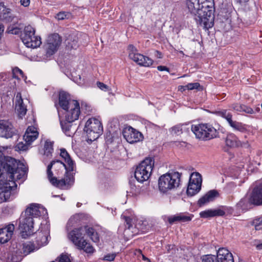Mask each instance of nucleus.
<instances>
[{"instance_id":"nucleus-8","label":"nucleus","mask_w":262,"mask_h":262,"mask_svg":"<svg viewBox=\"0 0 262 262\" xmlns=\"http://www.w3.org/2000/svg\"><path fill=\"white\" fill-rule=\"evenodd\" d=\"M154 160L152 158H147L137 166L135 171V178L138 182L143 183L147 180L152 171Z\"/></svg>"},{"instance_id":"nucleus-1","label":"nucleus","mask_w":262,"mask_h":262,"mask_svg":"<svg viewBox=\"0 0 262 262\" xmlns=\"http://www.w3.org/2000/svg\"><path fill=\"white\" fill-rule=\"evenodd\" d=\"M60 156L66 164L60 160H53L47 169L48 178L54 186L61 189H68L74 183L75 164L64 148L60 149Z\"/></svg>"},{"instance_id":"nucleus-32","label":"nucleus","mask_w":262,"mask_h":262,"mask_svg":"<svg viewBox=\"0 0 262 262\" xmlns=\"http://www.w3.org/2000/svg\"><path fill=\"white\" fill-rule=\"evenodd\" d=\"M73 122H68L65 120H60V124L63 132L67 136L71 137L74 134L75 130L73 128Z\"/></svg>"},{"instance_id":"nucleus-56","label":"nucleus","mask_w":262,"mask_h":262,"mask_svg":"<svg viewBox=\"0 0 262 262\" xmlns=\"http://www.w3.org/2000/svg\"><path fill=\"white\" fill-rule=\"evenodd\" d=\"M157 69L160 71H166L169 72V69L165 66H159L157 67Z\"/></svg>"},{"instance_id":"nucleus-13","label":"nucleus","mask_w":262,"mask_h":262,"mask_svg":"<svg viewBox=\"0 0 262 262\" xmlns=\"http://www.w3.org/2000/svg\"><path fill=\"white\" fill-rule=\"evenodd\" d=\"M34 221L32 216L24 214L19 219V227L22 233V236H29L34 232Z\"/></svg>"},{"instance_id":"nucleus-27","label":"nucleus","mask_w":262,"mask_h":262,"mask_svg":"<svg viewBox=\"0 0 262 262\" xmlns=\"http://www.w3.org/2000/svg\"><path fill=\"white\" fill-rule=\"evenodd\" d=\"M14 15L12 13L11 10L5 6L4 4L0 3V19L7 22L12 21Z\"/></svg>"},{"instance_id":"nucleus-2","label":"nucleus","mask_w":262,"mask_h":262,"mask_svg":"<svg viewBox=\"0 0 262 262\" xmlns=\"http://www.w3.org/2000/svg\"><path fill=\"white\" fill-rule=\"evenodd\" d=\"M5 173L10 182L6 184L4 190L0 193V198L3 201H9L14 198L16 193L17 184L15 181L22 179L26 173L24 165L10 157H5L0 150V178Z\"/></svg>"},{"instance_id":"nucleus-10","label":"nucleus","mask_w":262,"mask_h":262,"mask_svg":"<svg viewBox=\"0 0 262 262\" xmlns=\"http://www.w3.org/2000/svg\"><path fill=\"white\" fill-rule=\"evenodd\" d=\"M35 29L31 26L25 27L21 39L28 48H36L41 43V38L35 35Z\"/></svg>"},{"instance_id":"nucleus-31","label":"nucleus","mask_w":262,"mask_h":262,"mask_svg":"<svg viewBox=\"0 0 262 262\" xmlns=\"http://www.w3.org/2000/svg\"><path fill=\"white\" fill-rule=\"evenodd\" d=\"M230 107L233 111L237 113L245 112L247 114H252L254 112L252 108L239 103H233Z\"/></svg>"},{"instance_id":"nucleus-29","label":"nucleus","mask_w":262,"mask_h":262,"mask_svg":"<svg viewBox=\"0 0 262 262\" xmlns=\"http://www.w3.org/2000/svg\"><path fill=\"white\" fill-rule=\"evenodd\" d=\"M225 214L224 210L221 208L216 209H208L200 213V215L203 218H209L214 216H222Z\"/></svg>"},{"instance_id":"nucleus-61","label":"nucleus","mask_w":262,"mask_h":262,"mask_svg":"<svg viewBox=\"0 0 262 262\" xmlns=\"http://www.w3.org/2000/svg\"><path fill=\"white\" fill-rule=\"evenodd\" d=\"M180 53H182V54H183V51H180Z\"/></svg>"},{"instance_id":"nucleus-3","label":"nucleus","mask_w":262,"mask_h":262,"mask_svg":"<svg viewBox=\"0 0 262 262\" xmlns=\"http://www.w3.org/2000/svg\"><path fill=\"white\" fill-rule=\"evenodd\" d=\"M186 6L196 21L206 29L211 28L214 23V9L212 3L206 0H187Z\"/></svg>"},{"instance_id":"nucleus-47","label":"nucleus","mask_w":262,"mask_h":262,"mask_svg":"<svg viewBox=\"0 0 262 262\" xmlns=\"http://www.w3.org/2000/svg\"><path fill=\"white\" fill-rule=\"evenodd\" d=\"M29 144H27L26 143L24 144L23 142H20L17 144L15 146L16 150H26L28 149V146Z\"/></svg>"},{"instance_id":"nucleus-38","label":"nucleus","mask_w":262,"mask_h":262,"mask_svg":"<svg viewBox=\"0 0 262 262\" xmlns=\"http://www.w3.org/2000/svg\"><path fill=\"white\" fill-rule=\"evenodd\" d=\"M215 113L217 116L225 119L228 122V124L232 120V114L227 110H223L222 111H217Z\"/></svg>"},{"instance_id":"nucleus-60","label":"nucleus","mask_w":262,"mask_h":262,"mask_svg":"<svg viewBox=\"0 0 262 262\" xmlns=\"http://www.w3.org/2000/svg\"><path fill=\"white\" fill-rule=\"evenodd\" d=\"M81 204L80 203H78L77 204V205H76V206H77V207H80V206H81Z\"/></svg>"},{"instance_id":"nucleus-21","label":"nucleus","mask_w":262,"mask_h":262,"mask_svg":"<svg viewBox=\"0 0 262 262\" xmlns=\"http://www.w3.org/2000/svg\"><path fill=\"white\" fill-rule=\"evenodd\" d=\"M14 228V226L12 224H8L0 228L1 244H5L11 239Z\"/></svg>"},{"instance_id":"nucleus-11","label":"nucleus","mask_w":262,"mask_h":262,"mask_svg":"<svg viewBox=\"0 0 262 262\" xmlns=\"http://www.w3.org/2000/svg\"><path fill=\"white\" fill-rule=\"evenodd\" d=\"M202 182V177L199 173H191L186 191L187 195L192 196L197 194L201 189Z\"/></svg>"},{"instance_id":"nucleus-41","label":"nucleus","mask_w":262,"mask_h":262,"mask_svg":"<svg viewBox=\"0 0 262 262\" xmlns=\"http://www.w3.org/2000/svg\"><path fill=\"white\" fill-rule=\"evenodd\" d=\"M76 36L73 37L72 36H69L66 41L67 44V46L71 49H76L78 46V41Z\"/></svg>"},{"instance_id":"nucleus-5","label":"nucleus","mask_w":262,"mask_h":262,"mask_svg":"<svg viewBox=\"0 0 262 262\" xmlns=\"http://www.w3.org/2000/svg\"><path fill=\"white\" fill-rule=\"evenodd\" d=\"M191 130L195 137L202 141H208L219 136V132L209 123L192 125Z\"/></svg>"},{"instance_id":"nucleus-35","label":"nucleus","mask_w":262,"mask_h":262,"mask_svg":"<svg viewBox=\"0 0 262 262\" xmlns=\"http://www.w3.org/2000/svg\"><path fill=\"white\" fill-rule=\"evenodd\" d=\"M23 258V256L16 250L14 252L8 253L6 260V262H20Z\"/></svg>"},{"instance_id":"nucleus-52","label":"nucleus","mask_w":262,"mask_h":262,"mask_svg":"<svg viewBox=\"0 0 262 262\" xmlns=\"http://www.w3.org/2000/svg\"><path fill=\"white\" fill-rule=\"evenodd\" d=\"M8 32L12 34H18L20 32V30L17 28H9Z\"/></svg>"},{"instance_id":"nucleus-49","label":"nucleus","mask_w":262,"mask_h":262,"mask_svg":"<svg viewBox=\"0 0 262 262\" xmlns=\"http://www.w3.org/2000/svg\"><path fill=\"white\" fill-rule=\"evenodd\" d=\"M256 230H259L262 228V216L256 219L254 221Z\"/></svg>"},{"instance_id":"nucleus-17","label":"nucleus","mask_w":262,"mask_h":262,"mask_svg":"<svg viewBox=\"0 0 262 262\" xmlns=\"http://www.w3.org/2000/svg\"><path fill=\"white\" fill-rule=\"evenodd\" d=\"M16 129L8 120H0V137L11 138L16 134Z\"/></svg>"},{"instance_id":"nucleus-53","label":"nucleus","mask_w":262,"mask_h":262,"mask_svg":"<svg viewBox=\"0 0 262 262\" xmlns=\"http://www.w3.org/2000/svg\"><path fill=\"white\" fill-rule=\"evenodd\" d=\"M97 84L98 87L100 89H101V90H103L104 91H106L108 89L107 85H106V84H104L102 82H98L97 83Z\"/></svg>"},{"instance_id":"nucleus-16","label":"nucleus","mask_w":262,"mask_h":262,"mask_svg":"<svg viewBox=\"0 0 262 262\" xmlns=\"http://www.w3.org/2000/svg\"><path fill=\"white\" fill-rule=\"evenodd\" d=\"M49 226L47 224H41V227L37 233L36 242L37 244L38 249L41 246L46 245L48 243L50 237Z\"/></svg>"},{"instance_id":"nucleus-24","label":"nucleus","mask_w":262,"mask_h":262,"mask_svg":"<svg viewBox=\"0 0 262 262\" xmlns=\"http://www.w3.org/2000/svg\"><path fill=\"white\" fill-rule=\"evenodd\" d=\"M15 111L20 118L24 116L27 113V106L24 103L20 93H17L15 96Z\"/></svg>"},{"instance_id":"nucleus-14","label":"nucleus","mask_w":262,"mask_h":262,"mask_svg":"<svg viewBox=\"0 0 262 262\" xmlns=\"http://www.w3.org/2000/svg\"><path fill=\"white\" fill-rule=\"evenodd\" d=\"M61 42V38L58 34L54 33L49 36L47 44L45 45L48 57L53 55L57 51Z\"/></svg>"},{"instance_id":"nucleus-46","label":"nucleus","mask_w":262,"mask_h":262,"mask_svg":"<svg viewBox=\"0 0 262 262\" xmlns=\"http://www.w3.org/2000/svg\"><path fill=\"white\" fill-rule=\"evenodd\" d=\"M52 262H71L68 255L62 254L56 259L55 261Z\"/></svg>"},{"instance_id":"nucleus-33","label":"nucleus","mask_w":262,"mask_h":262,"mask_svg":"<svg viewBox=\"0 0 262 262\" xmlns=\"http://www.w3.org/2000/svg\"><path fill=\"white\" fill-rule=\"evenodd\" d=\"M129 190L127 191V195L129 196L137 195L140 193L141 187L135 183L134 178H132L129 180Z\"/></svg>"},{"instance_id":"nucleus-59","label":"nucleus","mask_w":262,"mask_h":262,"mask_svg":"<svg viewBox=\"0 0 262 262\" xmlns=\"http://www.w3.org/2000/svg\"><path fill=\"white\" fill-rule=\"evenodd\" d=\"M237 2L241 4H245L249 1V0H236Z\"/></svg>"},{"instance_id":"nucleus-34","label":"nucleus","mask_w":262,"mask_h":262,"mask_svg":"<svg viewBox=\"0 0 262 262\" xmlns=\"http://www.w3.org/2000/svg\"><path fill=\"white\" fill-rule=\"evenodd\" d=\"M226 144L228 146L234 147L241 145L239 140L237 137L232 133L228 134L226 139Z\"/></svg>"},{"instance_id":"nucleus-51","label":"nucleus","mask_w":262,"mask_h":262,"mask_svg":"<svg viewBox=\"0 0 262 262\" xmlns=\"http://www.w3.org/2000/svg\"><path fill=\"white\" fill-rule=\"evenodd\" d=\"M116 256V254L115 253L108 254L104 257V260L112 261L115 259Z\"/></svg>"},{"instance_id":"nucleus-4","label":"nucleus","mask_w":262,"mask_h":262,"mask_svg":"<svg viewBox=\"0 0 262 262\" xmlns=\"http://www.w3.org/2000/svg\"><path fill=\"white\" fill-rule=\"evenodd\" d=\"M90 237L93 242L97 243L99 241V235L96 230L92 227L84 226L76 228L68 233V238L77 247H81L83 239V232Z\"/></svg>"},{"instance_id":"nucleus-40","label":"nucleus","mask_w":262,"mask_h":262,"mask_svg":"<svg viewBox=\"0 0 262 262\" xmlns=\"http://www.w3.org/2000/svg\"><path fill=\"white\" fill-rule=\"evenodd\" d=\"M82 246L81 247H77L79 249L83 250L86 253H92L94 252L95 249L90 243L84 239L82 242Z\"/></svg>"},{"instance_id":"nucleus-20","label":"nucleus","mask_w":262,"mask_h":262,"mask_svg":"<svg viewBox=\"0 0 262 262\" xmlns=\"http://www.w3.org/2000/svg\"><path fill=\"white\" fill-rule=\"evenodd\" d=\"M86 221L85 214L83 213L75 214L69 220L67 228L68 230H69L71 228L75 229L80 227H84V226H83V224L85 223Z\"/></svg>"},{"instance_id":"nucleus-45","label":"nucleus","mask_w":262,"mask_h":262,"mask_svg":"<svg viewBox=\"0 0 262 262\" xmlns=\"http://www.w3.org/2000/svg\"><path fill=\"white\" fill-rule=\"evenodd\" d=\"M170 129L171 133L173 134L179 135L182 133V126L180 124L172 127Z\"/></svg>"},{"instance_id":"nucleus-30","label":"nucleus","mask_w":262,"mask_h":262,"mask_svg":"<svg viewBox=\"0 0 262 262\" xmlns=\"http://www.w3.org/2000/svg\"><path fill=\"white\" fill-rule=\"evenodd\" d=\"M72 101H75L70 98L69 95L64 92H60L59 95V104L63 109H68L70 107V103Z\"/></svg>"},{"instance_id":"nucleus-50","label":"nucleus","mask_w":262,"mask_h":262,"mask_svg":"<svg viewBox=\"0 0 262 262\" xmlns=\"http://www.w3.org/2000/svg\"><path fill=\"white\" fill-rule=\"evenodd\" d=\"M105 141L108 144H111L114 141V137L110 132H107L105 134Z\"/></svg>"},{"instance_id":"nucleus-44","label":"nucleus","mask_w":262,"mask_h":262,"mask_svg":"<svg viewBox=\"0 0 262 262\" xmlns=\"http://www.w3.org/2000/svg\"><path fill=\"white\" fill-rule=\"evenodd\" d=\"M201 85L198 82L194 83H189L185 85V88L187 89V90H200L201 88Z\"/></svg>"},{"instance_id":"nucleus-7","label":"nucleus","mask_w":262,"mask_h":262,"mask_svg":"<svg viewBox=\"0 0 262 262\" xmlns=\"http://www.w3.org/2000/svg\"><path fill=\"white\" fill-rule=\"evenodd\" d=\"M250 203L257 206L262 205V182L253 188L249 200L247 197L241 199L236 204V208L242 211L247 210Z\"/></svg>"},{"instance_id":"nucleus-18","label":"nucleus","mask_w":262,"mask_h":262,"mask_svg":"<svg viewBox=\"0 0 262 262\" xmlns=\"http://www.w3.org/2000/svg\"><path fill=\"white\" fill-rule=\"evenodd\" d=\"M123 135L126 140L130 143L137 142L143 138L140 132L132 127L125 128L123 132Z\"/></svg>"},{"instance_id":"nucleus-28","label":"nucleus","mask_w":262,"mask_h":262,"mask_svg":"<svg viewBox=\"0 0 262 262\" xmlns=\"http://www.w3.org/2000/svg\"><path fill=\"white\" fill-rule=\"evenodd\" d=\"M193 217V215L192 214L180 213L169 216L168 221L170 224H172L177 222H187L190 221Z\"/></svg>"},{"instance_id":"nucleus-23","label":"nucleus","mask_w":262,"mask_h":262,"mask_svg":"<svg viewBox=\"0 0 262 262\" xmlns=\"http://www.w3.org/2000/svg\"><path fill=\"white\" fill-rule=\"evenodd\" d=\"M121 217L124 220L125 223L126 229H125V232H127V230H131L133 233H135L136 232L135 228H137L141 230L144 229V228L140 225L139 223L136 224L135 223V219L126 216L125 213L122 215Z\"/></svg>"},{"instance_id":"nucleus-15","label":"nucleus","mask_w":262,"mask_h":262,"mask_svg":"<svg viewBox=\"0 0 262 262\" xmlns=\"http://www.w3.org/2000/svg\"><path fill=\"white\" fill-rule=\"evenodd\" d=\"M65 119L68 122H74L78 119L80 114V106L77 101H72L70 107L65 109Z\"/></svg>"},{"instance_id":"nucleus-43","label":"nucleus","mask_w":262,"mask_h":262,"mask_svg":"<svg viewBox=\"0 0 262 262\" xmlns=\"http://www.w3.org/2000/svg\"><path fill=\"white\" fill-rule=\"evenodd\" d=\"M202 262H217V260L215 255L210 254L203 256Z\"/></svg>"},{"instance_id":"nucleus-9","label":"nucleus","mask_w":262,"mask_h":262,"mask_svg":"<svg viewBox=\"0 0 262 262\" xmlns=\"http://www.w3.org/2000/svg\"><path fill=\"white\" fill-rule=\"evenodd\" d=\"M88 140L92 142L97 139L103 132V126L101 122L97 119H89L85 123L84 128Z\"/></svg>"},{"instance_id":"nucleus-54","label":"nucleus","mask_w":262,"mask_h":262,"mask_svg":"<svg viewBox=\"0 0 262 262\" xmlns=\"http://www.w3.org/2000/svg\"><path fill=\"white\" fill-rule=\"evenodd\" d=\"M20 4L24 7H28L29 6L30 3V0H20Z\"/></svg>"},{"instance_id":"nucleus-48","label":"nucleus","mask_w":262,"mask_h":262,"mask_svg":"<svg viewBox=\"0 0 262 262\" xmlns=\"http://www.w3.org/2000/svg\"><path fill=\"white\" fill-rule=\"evenodd\" d=\"M69 15L70 14L68 13L60 12L57 14L56 18L58 20H63L68 18Z\"/></svg>"},{"instance_id":"nucleus-25","label":"nucleus","mask_w":262,"mask_h":262,"mask_svg":"<svg viewBox=\"0 0 262 262\" xmlns=\"http://www.w3.org/2000/svg\"><path fill=\"white\" fill-rule=\"evenodd\" d=\"M38 136V132L34 126H29L24 136V139L27 144H31Z\"/></svg>"},{"instance_id":"nucleus-39","label":"nucleus","mask_w":262,"mask_h":262,"mask_svg":"<svg viewBox=\"0 0 262 262\" xmlns=\"http://www.w3.org/2000/svg\"><path fill=\"white\" fill-rule=\"evenodd\" d=\"M12 77L17 79H23L26 82L27 77L24 75L23 72L17 67L12 70Z\"/></svg>"},{"instance_id":"nucleus-26","label":"nucleus","mask_w":262,"mask_h":262,"mask_svg":"<svg viewBox=\"0 0 262 262\" xmlns=\"http://www.w3.org/2000/svg\"><path fill=\"white\" fill-rule=\"evenodd\" d=\"M35 245L31 242H27L19 244V247L17 251L24 257L29 254L31 252H34L35 250Z\"/></svg>"},{"instance_id":"nucleus-36","label":"nucleus","mask_w":262,"mask_h":262,"mask_svg":"<svg viewBox=\"0 0 262 262\" xmlns=\"http://www.w3.org/2000/svg\"><path fill=\"white\" fill-rule=\"evenodd\" d=\"M229 255H232V253L229 251L224 248H220L217 252V256H216L217 261L223 260L228 258Z\"/></svg>"},{"instance_id":"nucleus-22","label":"nucleus","mask_w":262,"mask_h":262,"mask_svg":"<svg viewBox=\"0 0 262 262\" xmlns=\"http://www.w3.org/2000/svg\"><path fill=\"white\" fill-rule=\"evenodd\" d=\"M219 196V193L216 190H211L198 200V205L199 207H202L208 203L214 201Z\"/></svg>"},{"instance_id":"nucleus-57","label":"nucleus","mask_w":262,"mask_h":262,"mask_svg":"<svg viewBox=\"0 0 262 262\" xmlns=\"http://www.w3.org/2000/svg\"><path fill=\"white\" fill-rule=\"evenodd\" d=\"M156 56L158 58H162V53L158 51H156Z\"/></svg>"},{"instance_id":"nucleus-6","label":"nucleus","mask_w":262,"mask_h":262,"mask_svg":"<svg viewBox=\"0 0 262 262\" xmlns=\"http://www.w3.org/2000/svg\"><path fill=\"white\" fill-rule=\"evenodd\" d=\"M181 173L179 172L168 173L161 176L158 181L159 190L166 193L169 190L179 187L181 181Z\"/></svg>"},{"instance_id":"nucleus-12","label":"nucleus","mask_w":262,"mask_h":262,"mask_svg":"<svg viewBox=\"0 0 262 262\" xmlns=\"http://www.w3.org/2000/svg\"><path fill=\"white\" fill-rule=\"evenodd\" d=\"M129 57L137 64L144 67H149L152 64L153 60L147 57L138 53L137 49L132 45L128 47Z\"/></svg>"},{"instance_id":"nucleus-42","label":"nucleus","mask_w":262,"mask_h":262,"mask_svg":"<svg viewBox=\"0 0 262 262\" xmlns=\"http://www.w3.org/2000/svg\"><path fill=\"white\" fill-rule=\"evenodd\" d=\"M45 155L47 156L51 155L53 151V143L50 141H46L44 146Z\"/></svg>"},{"instance_id":"nucleus-19","label":"nucleus","mask_w":262,"mask_h":262,"mask_svg":"<svg viewBox=\"0 0 262 262\" xmlns=\"http://www.w3.org/2000/svg\"><path fill=\"white\" fill-rule=\"evenodd\" d=\"M47 213L46 209L41 205L36 203L30 204L26 208L25 214L37 217L41 215Z\"/></svg>"},{"instance_id":"nucleus-37","label":"nucleus","mask_w":262,"mask_h":262,"mask_svg":"<svg viewBox=\"0 0 262 262\" xmlns=\"http://www.w3.org/2000/svg\"><path fill=\"white\" fill-rule=\"evenodd\" d=\"M229 125L234 130H238L240 132H245L247 130L246 126L241 122L231 120Z\"/></svg>"},{"instance_id":"nucleus-55","label":"nucleus","mask_w":262,"mask_h":262,"mask_svg":"<svg viewBox=\"0 0 262 262\" xmlns=\"http://www.w3.org/2000/svg\"><path fill=\"white\" fill-rule=\"evenodd\" d=\"M217 262H234L233 255H229L228 258H225V259Z\"/></svg>"},{"instance_id":"nucleus-58","label":"nucleus","mask_w":262,"mask_h":262,"mask_svg":"<svg viewBox=\"0 0 262 262\" xmlns=\"http://www.w3.org/2000/svg\"><path fill=\"white\" fill-rule=\"evenodd\" d=\"M185 85H180L179 87V90L181 91H184L187 90V89L185 88Z\"/></svg>"}]
</instances>
